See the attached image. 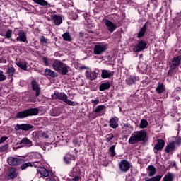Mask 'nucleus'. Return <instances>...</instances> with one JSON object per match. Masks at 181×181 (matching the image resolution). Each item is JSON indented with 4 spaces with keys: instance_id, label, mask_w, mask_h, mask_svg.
<instances>
[{
    "instance_id": "obj_1",
    "label": "nucleus",
    "mask_w": 181,
    "mask_h": 181,
    "mask_svg": "<svg viewBox=\"0 0 181 181\" xmlns=\"http://www.w3.org/2000/svg\"><path fill=\"white\" fill-rule=\"evenodd\" d=\"M41 163L39 161H34L33 163H24L23 165H21V169L23 170L25 169H26V168H29V166L30 167H35V168H37V173H40V176L42 177H49V170H47V169L43 168V167H40Z\"/></svg>"
},
{
    "instance_id": "obj_2",
    "label": "nucleus",
    "mask_w": 181,
    "mask_h": 181,
    "mask_svg": "<svg viewBox=\"0 0 181 181\" xmlns=\"http://www.w3.org/2000/svg\"><path fill=\"white\" fill-rule=\"evenodd\" d=\"M146 138V132L145 130L137 131L132 134L129 139V144L134 145L136 142H141Z\"/></svg>"
},
{
    "instance_id": "obj_3",
    "label": "nucleus",
    "mask_w": 181,
    "mask_h": 181,
    "mask_svg": "<svg viewBox=\"0 0 181 181\" xmlns=\"http://www.w3.org/2000/svg\"><path fill=\"white\" fill-rule=\"evenodd\" d=\"M39 114V109L37 108H30L27 109L24 111L18 112L16 114V118L22 119L23 118H26V117H30L32 115H37Z\"/></svg>"
},
{
    "instance_id": "obj_4",
    "label": "nucleus",
    "mask_w": 181,
    "mask_h": 181,
    "mask_svg": "<svg viewBox=\"0 0 181 181\" xmlns=\"http://www.w3.org/2000/svg\"><path fill=\"white\" fill-rule=\"evenodd\" d=\"M52 100H62L68 105H74V102L68 99L67 95L63 92H55L52 95Z\"/></svg>"
},
{
    "instance_id": "obj_5",
    "label": "nucleus",
    "mask_w": 181,
    "mask_h": 181,
    "mask_svg": "<svg viewBox=\"0 0 181 181\" xmlns=\"http://www.w3.org/2000/svg\"><path fill=\"white\" fill-rule=\"evenodd\" d=\"M107 45L99 43L94 46L93 54H96L97 56H100L103 54V53H105V52H107Z\"/></svg>"
},
{
    "instance_id": "obj_6",
    "label": "nucleus",
    "mask_w": 181,
    "mask_h": 181,
    "mask_svg": "<svg viewBox=\"0 0 181 181\" xmlns=\"http://www.w3.org/2000/svg\"><path fill=\"white\" fill-rule=\"evenodd\" d=\"M131 168V163L126 160H122L119 163V168L121 172H128Z\"/></svg>"
},
{
    "instance_id": "obj_7",
    "label": "nucleus",
    "mask_w": 181,
    "mask_h": 181,
    "mask_svg": "<svg viewBox=\"0 0 181 181\" xmlns=\"http://www.w3.org/2000/svg\"><path fill=\"white\" fill-rule=\"evenodd\" d=\"M146 42L141 40L134 46L133 50L136 52H142L146 48Z\"/></svg>"
},
{
    "instance_id": "obj_8",
    "label": "nucleus",
    "mask_w": 181,
    "mask_h": 181,
    "mask_svg": "<svg viewBox=\"0 0 181 181\" xmlns=\"http://www.w3.org/2000/svg\"><path fill=\"white\" fill-rule=\"evenodd\" d=\"M32 128H33V126L29 124H16L14 127L16 131H29V129H32Z\"/></svg>"
},
{
    "instance_id": "obj_9",
    "label": "nucleus",
    "mask_w": 181,
    "mask_h": 181,
    "mask_svg": "<svg viewBox=\"0 0 181 181\" xmlns=\"http://www.w3.org/2000/svg\"><path fill=\"white\" fill-rule=\"evenodd\" d=\"M180 57H175L171 60V62H170V67L171 70H175V69L180 64Z\"/></svg>"
},
{
    "instance_id": "obj_10",
    "label": "nucleus",
    "mask_w": 181,
    "mask_h": 181,
    "mask_svg": "<svg viewBox=\"0 0 181 181\" xmlns=\"http://www.w3.org/2000/svg\"><path fill=\"white\" fill-rule=\"evenodd\" d=\"M105 25L107 30L110 31V33H112V32H114V30H115V29H117V25H115V23H112L110 20H105Z\"/></svg>"
},
{
    "instance_id": "obj_11",
    "label": "nucleus",
    "mask_w": 181,
    "mask_h": 181,
    "mask_svg": "<svg viewBox=\"0 0 181 181\" xmlns=\"http://www.w3.org/2000/svg\"><path fill=\"white\" fill-rule=\"evenodd\" d=\"M19 144L22 148H30V146L33 145V143L30 141V139H28V137L23 138Z\"/></svg>"
},
{
    "instance_id": "obj_12",
    "label": "nucleus",
    "mask_w": 181,
    "mask_h": 181,
    "mask_svg": "<svg viewBox=\"0 0 181 181\" xmlns=\"http://www.w3.org/2000/svg\"><path fill=\"white\" fill-rule=\"evenodd\" d=\"M7 162L10 166H18L21 163V160L15 157H9L7 159Z\"/></svg>"
},
{
    "instance_id": "obj_13",
    "label": "nucleus",
    "mask_w": 181,
    "mask_h": 181,
    "mask_svg": "<svg viewBox=\"0 0 181 181\" xmlns=\"http://www.w3.org/2000/svg\"><path fill=\"white\" fill-rule=\"evenodd\" d=\"M51 19L52 21H53L56 26H59L62 25V23H63V19L62 18V17L56 14H52Z\"/></svg>"
},
{
    "instance_id": "obj_14",
    "label": "nucleus",
    "mask_w": 181,
    "mask_h": 181,
    "mask_svg": "<svg viewBox=\"0 0 181 181\" xmlns=\"http://www.w3.org/2000/svg\"><path fill=\"white\" fill-rule=\"evenodd\" d=\"M18 37H16L17 42H26L28 40V38L26 37V33H25L24 30H19L18 31Z\"/></svg>"
},
{
    "instance_id": "obj_15",
    "label": "nucleus",
    "mask_w": 181,
    "mask_h": 181,
    "mask_svg": "<svg viewBox=\"0 0 181 181\" xmlns=\"http://www.w3.org/2000/svg\"><path fill=\"white\" fill-rule=\"evenodd\" d=\"M57 73H59V74H62L63 76H66L67 73H69V66L67 64L63 63L59 68L58 71H57Z\"/></svg>"
},
{
    "instance_id": "obj_16",
    "label": "nucleus",
    "mask_w": 181,
    "mask_h": 181,
    "mask_svg": "<svg viewBox=\"0 0 181 181\" xmlns=\"http://www.w3.org/2000/svg\"><path fill=\"white\" fill-rule=\"evenodd\" d=\"M118 121L119 119L117 117L110 118V119L109 120V127L110 128H113L114 129L118 128Z\"/></svg>"
},
{
    "instance_id": "obj_17",
    "label": "nucleus",
    "mask_w": 181,
    "mask_h": 181,
    "mask_svg": "<svg viewBox=\"0 0 181 181\" xmlns=\"http://www.w3.org/2000/svg\"><path fill=\"white\" fill-rule=\"evenodd\" d=\"M165 147V140L158 139L157 140V144L154 146V149L156 151H162Z\"/></svg>"
},
{
    "instance_id": "obj_18",
    "label": "nucleus",
    "mask_w": 181,
    "mask_h": 181,
    "mask_svg": "<svg viewBox=\"0 0 181 181\" xmlns=\"http://www.w3.org/2000/svg\"><path fill=\"white\" fill-rule=\"evenodd\" d=\"M31 84L33 90L35 91L36 97H39V95H40V88L39 87L37 82H36V81H32Z\"/></svg>"
},
{
    "instance_id": "obj_19",
    "label": "nucleus",
    "mask_w": 181,
    "mask_h": 181,
    "mask_svg": "<svg viewBox=\"0 0 181 181\" xmlns=\"http://www.w3.org/2000/svg\"><path fill=\"white\" fill-rule=\"evenodd\" d=\"M114 76V71L110 70H103L101 74L102 78H110Z\"/></svg>"
},
{
    "instance_id": "obj_20",
    "label": "nucleus",
    "mask_w": 181,
    "mask_h": 181,
    "mask_svg": "<svg viewBox=\"0 0 181 181\" xmlns=\"http://www.w3.org/2000/svg\"><path fill=\"white\" fill-rule=\"evenodd\" d=\"M85 76L86 78H88V80H90V81L95 80V78H97V73H95V71L90 72L87 71L85 73Z\"/></svg>"
},
{
    "instance_id": "obj_21",
    "label": "nucleus",
    "mask_w": 181,
    "mask_h": 181,
    "mask_svg": "<svg viewBox=\"0 0 181 181\" xmlns=\"http://www.w3.org/2000/svg\"><path fill=\"white\" fill-rule=\"evenodd\" d=\"M45 76H49V77H51L52 78L57 77V74L49 68L45 69Z\"/></svg>"
},
{
    "instance_id": "obj_22",
    "label": "nucleus",
    "mask_w": 181,
    "mask_h": 181,
    "mask_svg": "<svg viewBox=\"0 0 181 181\" xmlns=\"http://www.w3.org/2000/svg\"><path fill=\"white\" fill-rule=\"evenodd\" d=\"M8 177L10 179H15L18 177V170L15 168H11L8 173Z\"/></svg>"
},
{
    "instance_id": "obj_23",
    "label": "nucleus",
    "mask_w": 181,
    "mask_h": 181,
    "mask_svg": "<svg viewBox=\"0 0 181 181\" xmlns=\"http://www.w3.org/2000/svg\"><path fill=\"white\" fill-rule=\"evenodd\" d=\"M62 114V110L59 107H54L50 110V115L52 117H59Z\"/></svg>"
},
{
    "instance_id": "obj_24",
    "label": "nucleus",
    "mask_w": 181,
    "mask_h": 181,
    "mask_svg": "<svg viewBox=\"0 0 181 181\" xmlns=\"http://www.w3.org/2000/svg\"><path fill=\"white\" fill-rule=\"evenodd\" d=\"M76 160V156L70 154V153H68L64 157V160L66 163V165H69L70 163L71 160Z\"/></svg>"
},
{
    "instance_id": "obj_25",
    "label": "nucleus",
    "mask_w": 181,
    "mask_h": 181,
    "mask_svg": "<svg viewBox=\"0 0 181 181\" xmlns=\"http://www.w3.org/2000/svg\"><path fill=\"white\" fill-rule=\"evenodd\" d=\"M136 82V76H129L127 77L126 83L129 86H132V84H135Z\"/></svg>"
},
{
    "instance_id": "obj_26",
    "label": "nucleus",
    "mask_w": 181,
    "mask_h": 181,
    "mask_svg": "<svg viewBox=\"0 0 181 181\" xmlns=\"http://www.w3.org/2000/svg\"><path fill=\"white\" fill-rule=\"evenodd\" d=\"M62 64H63V62H62L61 61H59L57 59H55L53 61L52 67H53L54 70H55V71H57L58 69L60 68V66Z\"/></svg>"
},
{
    "instance_id": "obj_27",
    "label": "nucleus",
    "mask_w": 181,
    "mask_h": 181,
    "mask_svg": "<svg viewBox=\"0 0 181 181\" xmlns=\"http://www.w3.org/2000/svg\"><path fill=\"white\" fill-rule=\"evenodd\" d=\"M28 64H29L25 61L16 63L18 67H20V69H22V70H24L25 71L28 70Z\"/></svg>"
},
{
    "instance_id": "obj_28",
    "label": "nucleus",
    "mask_w": 181,
    "mask_h": 181,
    "mask_svg": "<svg viewBox=\"0 0 181 181\" xmlns=\"http://www.w3.org/2000/svg\"><path fill=\"white\" fill-rule=\"evenodd\" d=\"M147 170H148V176L150 177L152 176H154V175H156V168H155L153 165H149L147 168Z\"/></svg>"
},
{
    "instance_id": "obj_29",
    "label": "nucleus",
    "mask_w": 181,
    "mask_h": 181,
    "mask_svg": "<svg viewBox=\"0 0 181 181\" xmlns=\"http://www.w3.org/2000/svg\"><path fill=\"white\" fill-rule=\"evenodd\" d=\"M111 87V83L110 82L102 83L99 86L100 91H105V90H108Z\"/></svg>"
},
{
    "instance_id": "obj_30",
    "label": "nucleus",
    "mask_w": 181,
    "mask_h": 181,
    "mask_svg": "<svg viewBox=\"0 0 181 181\" xmlns=\"http://www.w3.org/2000/svg\"><path fill=\"white\" fill-rule=\"evenodd\" d=\"M165 88L163 83H158V86L156 88V91L158 94H162L165 91Z\"/></svg>"
},
{
    "instance_id": "obj_31",
    "label": "nucleus",
    "mask_w": 181,
    "mask_h": 181,
    "mask_svg": "<svg viewBox=\"0 0 181 181\" xmlns=\"http://www.w3.org/2000/svg\"><path fill=\"white\" fill-rule=\"evenodd\" d=\"M35 4H38V5H41L42 6H47L49 8L50 4L47 3V1L45 0H33Z\"/></svg>"
},
{
    "instance_id": "obj_32",
    "label": "nucleus",
    "mask_w": 181,
    "mask_h": 181,
    "mask_svg": "<svg viewBox=\"0 0 181 181\" xmlns=\"http://www.w3.org/2000/svg\"><path fill=\"white\" fill-rule=\"evenodd\" d=\"M172 151H175V143L172 142L170 143L166 147H165V152L167 153H170V152H172Z\"/></svg>"
},
{
    "instance_id": "obj_33",
    "label": "nucleus",
    "mask_w": 181,
    "mask_h": 181,
    "mask_svg": "<svg viewBox=\"0 0 181 181\" xmlns=\"http://www.w3.org/2000/svg\"><path fill=\"white\" fill-rule=\"evenodd\" d=\"M145 32H146V23L144 25V26L141 28V29L137 35V37L139 38V37H144L145 35Z\"/></svg>"
},
{
    "instance_id": "obj_34",
    "label": "nucleus",
    "mask_w": 181,
    "mask_h": 181,
    "mask_svg": "<svg viewBox=\"0 0 181 181\" xmlns=\"http://www.w3.org/2000/svg\"><path fill=\"white\" fill-rule=\"evenodd\" d=\"M6 73L8 76V78H12L13 76V73H15V68L13 66L8 68L6 71Z\"/></svg>"
},
{
    "instance_id": "obj_35",
    "label": "nucleus",
    "mask_w": 181,
    "mask_h": 181,
    "mask_svg": "<svg viewBox=\"0 0 181 181\" xmlns=\"http://www.w3.org/2000/svg\"><path fill=\"white\" fill-rule=\"evenodd\" d=\"M62 37L66 42H71V35H70V33H64Z\"/></svg>"
},
{
    "instance_id": "obj_36",
    "label": "nucleus",
    "mask_w": 181,
    "mask_h": 181,
    "mask_svg": "<svg viewBox=\"0 0 181 181\" xmlns=\"http://www.w3.org/2000/svg\"><path fill=\"white\" fill-rule=\"evenodd\" d=\"M173 180V174L168 173L163 177V181H172Z\"/></svg>"
},
{
    "instance_id": "obj_37",
    "label": "nucleus",
    "mask_w": 181,
    "mask_h": 181,
    "mask_svg": "<svg viewBox=\"0 0 181 181\" xmlns=\"http://www.w3.org/2000/svg\"><path fill=\"white\" fill-rule=\"evenodd\" d=\"M105 108H107L105 107V105H100L95 107L94 112H96L97 114H98V113L101 112V111H103V110H105Z\"/></svg>"
},
{
    "instance_id": "obj_38",
    "label": "nucleus",
    "mask_w": 181,
    "mask_h": 181,
    "mask_svg": "<svg viewBox=\"0 0 181 181\" xmlns=\"http://www.w3.org/2000/svg\"><path fill=\"white\" fill-rule=\"evenodd\" d=\"M42 62L45 64V66H49L53 62V60L47 59V57H44L42 58Z\"/></svg>"
},
{
    "instance_id": "obj_39",
    "label": "nucleus",
    "mask_w": 181,
    "mask_h": 181,
    "mask_svg": "<svg viewBox=\"0 0 181 181\" xmlns=\"http://www.w3.org/2000/svg\"><path fill=\"white\" fill-rule=\"evenodd\" d=\"M148 121L145 119H142L141 120L139 127L141 129H144V128H146V127H148Z\"/></svg>"
},
{
    "instance_id": "obj_40",
    "label": "nucleus",
    "mask_w": 181,
    "mask_h": 181,
    "mask_svg": "<svg viewBox=\"0 0 181 181\" xmlns=\"http://www.w3.org/2000/svg\"><path fill=\"white\" fill-rule=\"evenodd\" d=\"M109 152H110V156L114 158L115 156V145H112L110 148H109Z\"/></svg>"
},
{
    "instance_id": "obj_41",
    "label": "nucleus",
    "mask_w": 181,
    "mask_h": 181,
    "mask_svg": "<svg viewBox=\"0 0 181 181\" xmlns=\"http://www.w3.org/2000/svg\"><path fill=\"white\" fill-rule=\"evenodd\" d=\"M5 37L6 39H11L12 37V30L11 29H8L6 31Z\"/></svg>"
},
{
    "instance_id": "obj_42",
    "label": "nucleus",
    "mask_w": 181,
    "mask_h": 181,
    "mask_svg": "<svg viewBox=\"0 0 181 181\" xmlns=\"http://www.w3.org/2000/svg\"><path fill=\"white\" fill-rule=\"evenodd\" d=\"M6 80V75L4 74V71L0 70V83Z\"/></svg>"
},
{
    "instance_id": "obj_43",
    "label": "nucleus",
    "mask_w": 181,
    "mask_h": 181,
    "mask_svg": "<svg viewBox=\"0 0 181 181\" xmlns=\"http://www.w3.org/2000/svg\"><path fill=\"white\" fill-rule=\"evenodd\" d=\"M40 43H42V45H47V43H49V40L46 39L45 36H41Z\"/></svg>"
},
{
    "instance_id": "obj_44",
    "label": "nucleus",
    "mask_w": 181,
    "mask_h": 181,
    "mask_svg": "<svg viewBox=\"0 0 181 181\" xmlns=\"http://www.w3.org/2000/svg\"><path fill=\"white\" fill-rule=\"evenodd\" d=\"M8 148H9V146L8 144H5L0 147V152H6Z\"/></svg>"
},
{
    "instance_id": "obj_45",
    "label": "nucleus",
    "mask_w": 181,
    "mask_h": 181,
    "mask_svg": "<svg viewBox=\"0 0 181 181\" xmlns=\"http://www.w3.org/2000/svg\"><path fill=\"white\" fill-rule=\"evenodd\" d=\"M91 103L93 104V107H95V105L100 104V99L98 98H96V99L92 100Z\"/></svg>"
},
{
    "instance_id": "obj_46",
    "label": "nucleus",
    "mask_w": 181,
    "mask_h": 181,
    "mask_svg": "<svg viewBox=\"0 0 181 181\" xmlns=\"http://www.w3.org/2000/svg\"><path fill=\"white\" fill-rule=\"evenodd\" d=\"M114 139L113 134H107L106 136V142H110V141H112Z\"/></svg>"
},
{
    "instance_id": "obj_47",
    "label": "nucleus",
    "mask_w": 181,
    "mask_h": 181,
    "mask_svg": "<svg viewBox=\"0 0 181 181\" xmlns=\"http://www.w3.org/2000/svg\"><path fill=\"white\" fill-rule=\"evenodd\" d=\"M6 139H8V137H6V136H3V137L0 138V144H3V142H5V141H6Z\"/></svg>"
},
{
    "instance_id": "obj_48",
    "label": "nucleus",
    "mask_w": 181,
    "mask_h": 181,
    "mask_svg": "<svg viewBox=\"0 0 181 181\" xmlns=\"http://www.w3.org/2000/svg\"><path fill=\"white\" fill-rule=\"evenodd\" d=\"M173 144H175V145H180L181 144V139H177Z\"/></svg>"
},
{
    "instance_id": "obj_49",
    "label": "nucleus",
    "mask_w": 181,
    "mask_h": 181,
    "mask_svg": "<svg viewBox=\"0 0 181 181\" xmlns=\"http://www.w3.org/2000/svg\"><path fill=\"white\" fill-rule=\"evenodd\" d=\"M173 166H176V162L174 161V162L173 163Z\"/></svg>"
},
{
    "instance_id": "obj_50",
    "label": "nucleus",
    "mask_w": 181,
    "mask_h": 181,
    "mask_svg": "<svg viewBox=\"0 0 181 181\" xmlns=\"http://www.w3.org/2000/svg\"><path fill=\"white\" fill-rule=\"evenodd\" d=\"M124 127H129L128 124H124Z\"/></svg>"
},
{
    "instance_id": "obj_51",
    "label": "nucleus",
    "mask_w": 181,
    "mask_h": 181,
    "mask_svg": "<svg viewBox=\"0 0 181 181\" xmlns=\"http://www.w3.org/2000/svg\"><path fill=\"white\" fill-rule=\"evenodd\" d=\"M1 120H0V124H1Z\"/></svg>"
},
{
    "instance_id": "obj_52",
    "label": "nucleus",
    "mask_w": 181,
    "mask_h": 181,
    "mask_svg": "<svg viewBox=\"0 0 181 181\" xmlns=\"http://www.w3.org/2000/svg\"><path fill=\"white\" fill-rule=\"evenodd\" d=\"M180 163H181V160H180Z\"/></svg>"
}]
</instances>
